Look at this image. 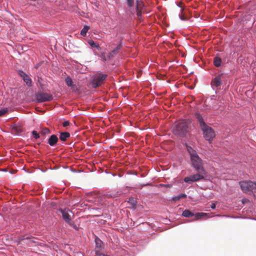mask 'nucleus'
<instances>
[{
	"label": "nucleus",
	"instance_id": "1a4fd4ad",
	"mask_svg": "<svg viewBox=\"0 0 256 256\" xmlns=\"http://www.w3.org/2000/svg\"><path fill=\"white\" fill-rule=\"evenodd\" d=\"M60 211L62 213V218L65 222L69 224L72 225V222L71 220L70 215V212H72L68 209H60Z\"/></svg>",
	"mask_w": 256,
	"mask_h": 256
},
{
	"label": "nucleus",
	"instance_id": "423d86ee",
	"mask_svg": "<svg viewBox=\"0 0 256 256\" xmlns=\"http://www.w3.org/2000/svg\"><path fill=\"white\" fill-rule=\"evenodd\" d=\"M254 182L244 181L240 182V188L243 192L250 194L254 191Z\"/></svg>",
	"mask_w": 256,
	"mask_h": 256
},
{
	"label": "nucleus",
	"instance_id": "f3484780",
	"mask_svg": "<svg viewBox=\"0 0 256 256\" xmlns=\"http://www.w3.org/2000/svg\"><path fill=\"white\" fill-rule=\"evenodd\" d=\"M222 62L221 58L219 57H216L214 60V64L216 66L218 67L220 66Z\"/></svg>",
	"mask_w": 256,
	"mask_h": 256
},
{
	"label": "nucleus",
	"instance_id": "9d476101",
	"mask_svg": "<svg viewBox=\"0 0 256 256\" xmlns=\"http://www.w3.org/2000/svg\"><path fill=\"white\" fill-rule=\"evenodd\" d=\"M136 4V15L138 19H140L142 14L143 12L144 4L141 0H137Z\"/></svg>",
	"mask_w": 256,
	"mask_h": 256
},
{
	"label": "nucleus",
	"instance_id": "6e6552de",
	"mask_svg": "<svg viewBox=\"0 0 256 256\" xmlns=\"http://www.w3.org/2000/svg\"><path fill=\"white\" fill-rule=\"evenodd\" d=\"M36 98L38 102H42L52 100V96L46 93L38 92L36 95Z\"/></svg>",
	"mask_w": 256,
	"mask_h": 256
},
{
	"label": "nucleus",
	"instance_id": "9b49d317",
	"mask_svg": "<svg viewBox=\"0 0 256 256\" xmlns=\"http://www.w3.org/2000/svg\"><path fill=\"white\" fill-rule=\"evenodd\" d=\"M222 74H218V76H216L212 80L211 82V84L216 87L218 88L219 86H220L222 84Z\"/></svg>",
	"mask_w": 256,
	"mask_h": 256
},
{
	"label": "nucleus",
	"instance_id": "5701e85b",
	"mask_svg": "<svg viewBox=\"0 0 256 256\" xmlns=\"http://www.w3.org/2000/svg\"><path fill=\"white\" fill-rule=\"evenodd\" d=\"M23 80L28 85H30L32 83V80L27 74L24 76V77L23 78Z\"/></svg>",
	"mask_w": 256,
	"mask_h": 256
},
{
	"label": "nucleus",
	"instance_id": "f704fd0d",
	"mask_svg": "<svg viewBox=\"0 0 256 256\" xmlns=\"http://www.w3.org/2000/svg\"><path fill=\"white\" fill-rule=\"evenodd\" d=\"M210 208L212 209H214L216 208V204L213 203L210 205Z\"/></svg>",
	"mask_w": 256,
	"mask_h": 256
},
{
	"label": "nucleus",
	"instance_id": "2f4dec72",
	"mask_svg": "<svg viewBox=\"0 0 256 256\" xmlns=\"http://www.w3.org/2000/svg\"><path fill=\"white\" fill-rule=\"evenodd\" d=\"M70 125V122L68 121H64L63 123H62V126L64 127H66Z\"/></svg>",
	"mask_w": 256,
	"mask_h": 256
},
{
	"label": "nucleus",
	"instance_id": "7ed1b4c3",
	"mask_svg": "<svg viewBox=\"0 0 256 256\" xmlns=\"http://www.w3.org/2000/svg\"><path fill=\"white\" fill-rule=\"evenodd\" d=\"M198 172V174L186 176L184 178V181L188 184H191L194 182H198L204 178L206 175L204 170H196Z\"/></svg>",
	"mask_w": 256,
	"mask_h": 256
},
{
	"label": "nucleus",
	"instance_id": "4c0bfd02",
	"mask_svg": "<svg viewBox=\"0 0 256 256\" xmlns=\"http://www.w3.org/2000/svg\"><path fill=\"white\" fill-rule=\"evenodd\" d=\"M216 216H220L219 214H217V215H216Z\"/></svg>",
	"mask_w": 256,
	"mask_h": 256
},
{
	"label": "nucleus",
	"instance_id": "4be33fe9",
	"mask_svg": "<svg viewBox=\"0 0 256 256\" xmlns=\"http://www.w3.org/2000/svg\"><path fill=\"white\" fill-rule=\"evenodd\" d=\"M50 133V130L46 128H42L40 132V134L42 135H46Z\"/></svg>",
	"mask_w": 256,
	"mask_h": 256
},
{
	"label": "nucleus",
	"instance_id": "6ab92c4d",
	"mask_svg": "<svg viewBox=\"0 0 256 256\" xmlns=\"http://www.w3.org/2000/svg\"><path fill=\"white\" fill-rule=\"evenodd\" d=\"M65 82L68 86L70 87L73 84L72 80L69 76H68L65 78Z\"/></svg>",
	"mask_w": 256,
	"mask_h": 256
},
{
	"label": "nucleus",
	"instance_id": "7c9ffc66",
	"mask_svg": "<svg viewBox=\"0 0 256 256\" xmlns=\"http://www.w3.org/2000/svg\"><path fill=\"white\" fill-rule=\"evenodd\" d=\"M18 74H19V75H20V76H22V78H24V76L26 75V74L25 72H22V71H20H20L18 72Z\"/></svg>",
	"mask_w": 256,
	"mask_h": 256
},
{
	"label": "nucleus",
	"instance_id": "c756f323",
	"mask_svg": "<svg viewBox=\"0 0 256 256\" xmlns=\"http://www.w3.org/2000/svg\"><path fill=\"white\" fill-rule=\"evenodd\" d=\"M7 112L6 109L0 110V116H4Z\"/></svg>",
	"mask_w": 256,
	"mask_h": 256
},
{
	"label": "nucleus",
	"instance_id": "e433bc0d",
	"mask_svg": "<svg viewBox=\"0 0 256 256\" xmlns=\"http://www.w3.org/2000/svg\"><path fill=\"white\" fill-rule=\"evenodd\" d=\"M254 185H255V186H254V192H255V190H256V182L254 183Z\"/></svg>",
	"mask_w": 256,
	"mask_h": 256
},
{
	"label": "nucleus",
	"instance_id": "c85d7f7f",
	"mask_svg": "<svg viewBox=\"0 0 256 256\" xmlns=\"http://www.w3.org/2000/svg\"><path fill=\"white\" fill-rule=\"evenodd\" d=\"M70 88L73 92H77L78 90V88L77 86L74 84L72 85V86H70Z\"/></svg>",
	"mask_w": 256,
	"mask_h": 256
},
{
	"label": "nucleus",
	"instance_id": "412c9836",
	"mask_svg": "<svg viewBox=\"0 0 256 256\" xmlns=\"http://www.w3.org/2000/svg\"><path fill=\"white\" fill-rule=\"evenodd\" d=\"M186 196L185 194H180L179 196H176L172 198V200L174 202L182 198H186Z\"/></svg>",
	"mask_w": 256,
	"mask_h": 256
},
{
	"label": "nucleus",
	"instance_id": "20e7f679",
	"mask_svg": "<svg viewBox=\"0 0 256 256\" xmlns=\"http://www.w3.org/2000/svg\"><path fill=\"white\" fill-rule=\"evenodd\" d=\"M182 215V216L186 218H189L192 216H194V220H200L204 217L206 218H209L213 216H211L210 215V214L208 213L198 212L196 213V214H194V213L188 210H185L184 211Z\"/></svg>",
	"mask_w": 256,
	"mask_h": 256
},
{
	"label": "nucleus",
	"instance_id": "dca6fc26",
	"mask_svg": "<svg viewBox=\"0 0 256 256\" xmlns=\"http://www.w3.org/2000/svg\"><path fill=\"white\" fill-rule=\"evenodd\" d=\"M196 117L200 123V128L206 125V123L204 122L200 114L196 113Z\"/></svg>",
	"mask_w": 256,
	"mask_h": 256
},
{
	"label": "nucleus",
	"instance_id": "b1692460",
	"mask_svg": "<svg viewBox=\"0 0 256 256\" xmlns=\"http://www.w3.org/2000/svg\"><path fill=\"white\" fill-rule=\"evenodd\" d=\"M101 243H102V241L100 239H98V238L96 239V248H100L101 246H100Z\"/></svg>",
	"mask_w": 256,
	"mask_h": 256
},
{
	"label": "nucleus",
	"instance_id": "4468645a",
	"mask_svg": "<svg viewBox=\"0 0 256 256\" xmlns=\"http://www.w3.org/2000/svg\"><path fill=\"white\" fill-rule=\"evenodd\" d=\"M128 202L130 206H129L130 208H135L136 206V200L134 198H130L128 199Z\"/></svg>",
	"mask_w": 256,
	"mask_h": 256
},
{
	"label": "nucleus",
	"instance_id": "72a5a7b5",
	"mask_svg": "<svg viewBox=\"0 0 256 256\" xmlns=\"http://www.w3.org/2000/svg\"><path fill=\"white\" fill-rule=\"evenodd\" d=\"M180 18L183 20H187V18L186 17H184V16H180Z\"/></svg>",
	"mask_w": 256,
	"mask_h": 256
},
{
	"label": "nucleus",
	"instance_id": "473e14b6",
	"mask_svg": "<svg viewBox=\"0 0 256 256\" xmlns=\"http://www.w3.org/2000/svg\"><path fill=\"white\" fill-rule=\"evenodd\" d=\"M95 256H108L106 255L103 254L98 253L96 252Z\"/></svg>",
	"mask_w": 256,
	"mask_h": 256
},
{
	"label": "nucleus",
	"instance_id": "ddd939ff",
	"mask_svg": "<svg viewBox=\"0 0 256 256\" xmlns=\"http://www.w3.org/2000/svg\"><path fill=\"white\" fill-rule=\"evenodd\" d=\"M58 138L55 134L52 135L48 139V144L50 146H54L56 145L58 142Z\"/></svg>",
	"mask_w": 256,
	"mask_h": 256
},
{
	"label": "nucleus",
	"instance_id": "2eb2a0df",
	"mask_svg": "<svg viewBox=\"0 0 256 256\" xmlns=\"http://www.w3.org/2000/svg\"><path fill=\"white\" fill-rule=\"evenodd\" d=\"M69 137H70V134L68 132H62L60 133V139L62 141H66Z\"/></svg>",
	"mask_w": 256,
	"mask_h": 256
},
{
	"label": "nucleus",
	"instance_id": "f8f14e48",
	"mask_svg": "<svg viewBox=\"0 0 256 256\" xmlns=\"http://www.w3.org/2000/svg\"><path fill=\"white\" fill-rule=\"evenodd\" d=\"M122 48L121 44L120 43L116 48L112 50L108 55V58L112 59L114 58L118 53L119 50Z\"/></svg>",
	"mask_w": 256,
	"mask_h": 256
},
{
	"label": "nucleus",
	"instance_id": "f257e3e1",
	"mask_svg": "<svg viewBox=\"0 0 256 256\" xmlns=\"http://www.w3.org/2000/svg\"><path fill=\"white\" fill-rule=\"evenodd\" d=\"M186 148L190 156L192 164L195 170H204L202 166V160L198 156L196 152L190 146H187Z\"/></svg>",
	"mask_w": 256,
	"mask_h": 256
},
{
	"label": "nucleus",
	"instance_id": "cd10ccee",
	"mask_svg": "<svg viewBox=\"0 0 256 256\" xmlns=\"http://www.w3.org/2000/svg\"><path fill=\"white\" fill-rule=\"evenodd\" d=\"M100 57L101 58L102 60L105 62L106 60V58L105 56V54L104 52H102L100 55Z\"/></svg>",
	"mask_w": 256,
	"mask_h": 256
},
{
	"label": "nucleus",
	"instance_id": "393cba45",
	"mask_svg": "<svg viewBox=\"0 0 256 256\" xmlns=\"http://www.w3.org/2000/svg\"><path fill=\"white\" fill-rule=\"evenodd\" d=\"M13 130L17 133L20 132L22 131L21 128L17 126H14Z\"/></svg>",
	"mask_w": 256,
	"mask_h": 256
},
{
	"label": "nucleus",
	"instance_id": "bb28decb",
	"mask_svg": "<svg viewBox=\"0 0 256 256\" xmlns=\"http://www.w3.org/2000/svg\"><path fill=\"white\" fill-rule=\"evenodd\" d=\"M127 4L128 6L132 7L134 6V0H127Z\"/></svg>",
	"mask_w": 256,
	"mask_h": 256
},
{
	"label": "nucleus",
	"instance_id": "39448f33",
	"mask_svg": "<svg viewBox=\"0 0 256 256\" xmlns=\"http://www.w3.org/2000/svg\"><path fill=\"white\" fill-rule=\"evenodd\" d=\"M201 129L202 130L204 136L206 140L210 142L214 138V132L210 127L206 124L201 127Z\"/></svg>",
	"mask_w": 256,
	"mask_h": 256
},
{
	"label": "nucleus",
	"instance_id": "c9c22d12",
	"mask_svg": "<svg viewBox=\"0 0 256 256\" xmlns=\"http://www.w3.org/2000/svg\"><path fill=\"white\" fill-rule=\"evenodd\" d=\"M162 186H166V187H168V188H170L172 186V185H170V184H162Z\"/></svg>",
	"mask_w": 256,
	"mask_h": 256
},
{
	"label": "nucleus",
	"instance_id": "aec40b11",
	"mask_svg": "<svg viewBox=\"0 0 256 256\" xmlns=\"http://www.w3.org/2000/svg\"><path fill=\"white\" fill-rule=\"evenodd\" d=\"M88 44L92 48H96L98 49H100L99 45L94 42L92 40H90L88 42Z\"/></svg>",
	"mask_w": 256,
	"mask_h": 256
},
{
	"label": "nucleus",
	"instance_id": "f03ea898",
	"mask_svg": "<svg viewBox=\"0 0 256 256\" xmlns=\"http://www.w3.org/2000/svg\"><path fill=\"white\" fill-rule=\"evenodd\" d=\"M188 131V124L184 120H180L178 122L175 126L173 132L176 135L184 136Z\"/></svg>",
	"mask_w": 256,
	"mask_h": 256
},
{
	"label": "nucleus",
	"instance_id": "a211bd4d",
	"mask_svg": "<svg viewBox=\"0 0 256 256\" xmlns=\"http://www.w3.org/2000/svg\"><path fill=\"white\" fill-rule=\"evenodd\" d=\"M90 29V27L88 26H84L82 29L81 30L80 34L82 36H86V32Z\"/></svg>",
	"mask_w": 256,
	"mask_h": 256
},
{
	"label": "nucleus",
	"instance_id": "a878e982",
	"mask_svg": "<svg viewBox=\"0 0 256 256\" xmlns=\"http://www.w3.org/2000/svg\"><path fill=\"white\" fill-rule=\"evenodd\" d=\"M32 134L36 139H38V138H40L39 134L35 130H33L32 132Z\"/></svg>",
	"mask_w": 256,
	"mask_h": 256
},
{
	"label": "nucleus",
	"instance_id": "0eeeda50",
	"mask_svg": "<svg viewBox=\"0 0 256 256\" xmlns=\"http://www.w3.org/2000/svg\"><path fill=\"white\" fill-rule=\"evenodd\" d=\"M106 77L107 75L104 74L96 75L92 82V87L96 88L100 86L104 82Z\"/></svg>",
	"mask_w": 256,
	"mask_h": 256
}]
</instances>
